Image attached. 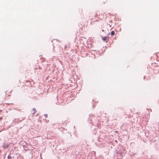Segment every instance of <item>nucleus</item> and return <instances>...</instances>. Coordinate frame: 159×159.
I'll return each mask as SVG.
<instances>
[{
    "mask_svg": "<svg viewBox=\"0 0 159 159\" xmlns=\"http://www.w3.org/2000/svg\"><path fill=\"white\" fill-rule=\"evenodd\" d=\"M90 156H91V154H90V155H89V157H90Z\"/></svg>",
    "mask_w": 159,
    "mask_h": 159,
    "instance_id": "9b49d317",
    "label": "nucleus"
},
{
    "mask_svg": "<svg viewBox=\"0 0 159 159\" xmlns=\"http://www.w3.org/2000/svg\"><path fill=\"white\" fill-rule=\"evenodd\" d=\"M102 32H104V30H102Z\"/></svg>",
    "mask_w": 159,
    "mask_h": 159,
    "instance_id": "f8f14e48",
    "label": "nucleus"
},
{
    "mask_svg": "<svg viewBox=\"0 0 159 159\" xmlns=\"http://www.w3.org/2000/svg\"><path fill=\"white\" fill-rule=\"evenodd\" d=\"M111 36H113L115 34V32L113 31H112L111 33Z\"/></svg>",
    "mask_w": 159,
    "mask_h": 159,
    "instance_id": "39448f33",
    "label": "nucleus"
},
{
    "mask_svg": "<svg viewBox=\"0 0 159 159\" xmlns=\"http://www.w3.org/2000/svg\"><path fill=\"white\" fill-rule=\"evenodd\" d=\"M145 76L144 77V79H145Z\"/></svg>",
    "mask_w": 159,
    "mask_h": 159,
    "instance_id": "ddd939ff",
    "label": "nucleus"
},
{
    "mask_svg": "<svg viewBox=\"0 0 159 159\" xmlns=\"http://www.w3.org/2000/svg\"><path fill=\"white\" fill-rule=\"evenodd\" d=\"M33 110L34 111V112L33 113V114L35 113H36V111H37L36 109L35 108H33Z\"/></svg>",
    "mask_w": 159,
    "mask_h": 159,
    "instance_id": "423d86ee",
    "label": "nucleus"
},
{
    "mask_svg": "<svg viewBox=\"0 0 159 159\" xmlns=\"http://www.w3.org/2000/svg\"><path fill=\"white\" fill-rule=\"evenodd\" d=\"M115 142H117V140H115Z\"/></svg>",
    "mask_w": 159,
    "mask_h": 159,
    "instance_id": "4468645a",
    "label": "nucleus"
},
{
    "mask_svg": "<svg viewBox=\"0 0 159 159\" xmlns=\"http://www.w3.org/2000/svg\"><path fill=\"white\" fill-rule=\"evenodd\" d=\"M2 117H0V120H2Z\"/></svg>",
    "mask_w": 159,
    "mask_h": 159,
    "instance_id": "9d476101",
    "label": "nucleus"
},
{
    "mask_svg": "<svg viewBox=\"0 0 159 159\" xmlns=\"http://www.w3.org/2000/svg\"><path fill=\"white\" fill-rule=\"evenodd\" d=\"M9 147V145L8 144H4L2 145V147L4 149L7 148Z\"/></svg>",
    "mask_w": 159,
    "mask_h": 159,
    "instance_id": "7ed1b4c3",
    "label": "nucleus"
},
{
    "mask_svg": "<svg viewBox=\"0 0 159 159\" xmlns=\"http://www.w3.org/2000/svg\"><path fill=\"white\" fill-rule=\"evenodd\" d=\"M7 158H8V159H12V157L11 156H7Z\"/></svg>",
    "mask_w": 159,
    "mask_h": 159,
    "instance_id": "0eeeda50",
    "label": "nucleus"
},
{
    "mask_svg": "<svg viewBox=\"0 0 159 159\" xmlns=\"http://www.w3.org/2000/svg\"><path fill=\"white\" fill-rule=\"evenodd\" d=\"M102 40L103 41L107 42L109 40L108 37L106 36L102 37Z\"/></svg>",
    "mask_w": 159,
    "mask_h": 159,
    "instance_id": "f03ea898",
    "label": "nucleus"
},
{
    "mask_svg": "<svg viewBox=\"0 0 159 159\" xmlns=\"http://www.w3.org/2000/svg\"><path fill=\"white\" fill-rule=\"evenodd\" d=\"M91 155H92V157L91 158L92 159H96V157H95V153H92V154H91Z\"/></svg>",
    "mask_w": 159,
    "mask_h": 159,
    "instance_id": "20e7f679",
    "label": "nucleus"
},
{
    "mask_svg": "<svg viewBox=\"0 0 159 159\" xmlns=\"http://www.w3.org/2000/svg\"><path fill=\"white\" fill-rule=\"evenodd\" d=\"M44 115L45 117H48V115L47 114H44Z\"/></svg>",
    "mask_w": 159,
    "mask_h": 159,
    "instance_id": "1a4fd4ad",
    "label": "nucleus"
},
{
    "mask_svg": "<svg viewBox=\"0 0 159 159\" xmlns=\"http://www.w3.org/2000/svg\"><path fill=\"white\" fill-rule=\"evenodd\" d=\"M79 156H81V155L80 154H78V155L76 157V159H78V157H79Z\"/></svg>",
    "mask_w": 159,
    "mask_h": 159,
    "instance_id": "6e6552de",
    "label": "nucleus"
},
{
    "mask_svg": "<svg viewBox=\"0 0 159 159\" xmlns=\"http://www.w3.org/2000/svg\"><path fill=\"white\" fill-rule=\"evenodd\" d=\"M125 153V151L123 148L118 149L116 150L115 156L118 159H121Z\"/></svg>",
    "mask_w": 159,
    "mask_h": 159,
    "instance_id": "f257e3e1",
    "label": "nucleus"
}]
</instances>
